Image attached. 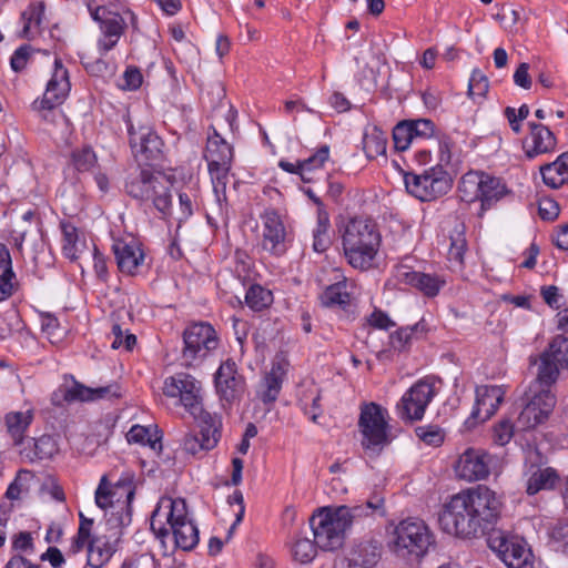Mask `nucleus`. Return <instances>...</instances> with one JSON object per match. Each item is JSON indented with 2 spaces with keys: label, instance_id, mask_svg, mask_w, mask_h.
Returning a JSON list of instances; mask_svg holds the SVG:
<instances>
[{
  "label": "nucleus",
  "instance_id": "49530a36",
  "mask_svg": "<svg viewBox=\"0 0 568 568\" xmlns=\"http://www.w3.org/2000/svg\"><path fill=\"white\" fill-rule=\"evenodd\" d=\"M317 545L308 538H298L292 547V554L296 561L301 564L311 562L317 554Z\"/></svg>",
  "mask_w": 568,
  "mask_h": 568
},
{
  "label": "nucleus",
  "instance_id": "8fccbe9b",
  "mask_svg": "<svg viewBox=\"0 0 568 568\" xmlns=\"http://www.w3.org/2000/svg\"><path fill=\"white\" fill-rule=\"evenodd\" d=\"M466 252V240L462 232H458L455 236H450V245L448 250V260L456 266L460 267L464 263V255Z\"/></svg>",
  "mask_w": 568,
  "mask_h": 568
},
{
  "label": "nucleus",
  "instance_id": "603ef678",
  "mask_svg": "<svg viewBox=\"0 0 568 568\" xmlns=\"http://www.w3.org/2000/svg\"><path fill=\"white\" fill-rule=\"evenodd\" d=\"M515 430H517L516 422L509 418L501 419L495 427L494 439L498 445L504 446L510 442Z\"/></svg>",
  "mask_w": 568,
  "mask_h": 568
},
{
  "label": "nucleus",
  "instance_id": "20e7f679",
  "mask_svg": "<svg viewBox=\"0 0 568 568\" xmlns=\"http://www.w3.org/2000/svg\"><path fill=\"white\" fill-rule=\"evenodd\" d=\"M434 544V535L428 525L415 517L400 520L392 532L389 549L404 560L417 561L423 558Z\"/></svg>",
  "mask_w": 568,
  "mask_h": 568
},
{
  "label": "nucleus",
  "instance_id": "680f3d73",
  "mask_svg": "<svg viewBox=\"0 0 568 568\" xmlns=\"http://www.w3.org/2000/svg\"><path fill=\"white\" fill-rule=\"evenodd\" d=\"M383 63V57L381 54H372V63L366 62L364 70L362 71L364 80L368 81L373 85L376 84L377 75L379 73V65Z\"/></svg>",
  "mask_w": 568,
  "mask_h": 568
},
{
  "label": "nucleus",
  "instance_id": "09e8293b",
  "mask_svg": "<svg viewBox=\"0 0 568 568\" xmlns=\"http://www.w3.org/2000/svg\"><path fill=\"white\" fill-rule=\"evenodd\" d=\"M547 352L560 364V367H568V336L557 335L549 344Z\"/></svg>",
  "mask_w": 568,
  "mask_h": 568
},
{
  "label": "nucleus",
  "instance_id": "2eb2a0df",
  "mask_svg": "<svg viewBox=\"0 0 568 568\" xmlns=\"http://www.w3.org/2000/svg\"><path fill=\"white\" fill-rule=\"evenodd\" d=\"M260 219L262 223L261 247L273 256L284 255L290 243V232L283 216L275 209H266Z\"/></svg>",
  "mask_w": 568,
  "mask_h": 568
},
{
  "label": "nucleus",
  "instance_id": "39448f33",
  "mask_svg": "<svg viewBox=\"0 0 568 568\" xmlns=\"http://www.w3.org/2000/svg\"><path fill=\"white\" fill-rule=\"evenodd\" d=\"M134 494V487L130 480H119L111 485L105 476L101 478L95 490V504L105 510L108 526L116 529L130 525Z\"/></svg>",
  "mask_w": 568,
  "mask_h": 568
},
{
  "label": "nucleus",
  "instance_id": "5701e85b",
  "mask_svg": "<svg viewBox=\"0 0 568 568\" xmlns=\"http://www.w3.org/2000/svg\"><path fill=\"white\" fill-rule=\"evenodd\" d=\"M394 276L398 283L409 285L427 297L437 296L446 284L442 275L416 272L404 264L395 267Z\"/></svg>",
  "mask_w": 568,
  "mask_h": 568
},
{
  "label": "nucleus",
  "instance_id": "3c124183",
  "mask_svg": "<svg viewBox=\"0 0 568 568\" xmlns=\"http://www.w3.org/2000/svg\"><path fill=\"white\" fill-rule=\"evenodd\" d=\"M410 126L407 124V121H403L398 123L393 130V140L395 148L399 151H405L408 149L413 140V133L410 131Z\"/></svg>",
  "mask_w": 568,
  "mask_h": 568
},
{
  "label": "nucleus",
  "instance_id": "423d86ee",
  "mask_svg": "<svg viewBox=\"0 0 568 568\" xmlns=\"http://www.w3.org/2000/svg\"><path fill=\"white\" fill-rule=\"evenodd\" d=\"M211 130L212 132L207 135L204 159L207 163L214 193L220 202L222 199H225L226 184L229 183V174L234 159V149L222 138L215 128L212 126Z\"/></svg>",
  "mask_w": 568,
  "mask_h": 568
},
{
  "label": "nucleus",
  "instance_id": "7ed1b4c3",
  "mask_svg": "<svg viewBox=\"0 0 568 568\" xmlns=\"http://www.w3.org/2000/svg\"><path fill=\"white\" fill-rule=\"evenodd\" d=\"M381 241V233L372 220H349L342 234L344 255L348 264L359 271L369 270L374 265Z\"/></svg>",
  "mask_w": 568,
  "mask_h": 568
},
{
  "label": "nucleus",
  "instance_id": "c756f323",
  "mask_svg": "<svg viewBox=\"0 0 568 568\" xmlns=\"http://www.w3.org/2000/svg\"><path fill=\"white\" fill-rule=\"evenodd\" d=\"M381 558L377 545L362 542L355 546L346 558L339 560V568H373Z\"/></svg>",
  "mask_w": 568,
  "mask_h": 568
},
{
  "label": "nucleus",
  "instance_id": "393cba45",
  "mask_svg": "<svg viewBox=\"0 0 568 568\" xmlns=\"http://www.w3.org/2000/svg\"><path fill=\"white\" fill-rule=\"evenodd\" d=\"M195 419L201 423L200 435H186L183 442L184 449L192 455L210 450L219 442L220 420L216 416L211 415V420L206 418Z\"/></svg>",
  "mask_w": 568,
  "mask_h": 568
},
{
  "label": "nucleus",
  "instance_id": "f257e3e1",
  "mask_svg": "<svg viewBox=\"0 0 568 568\" xmlns=\"http://www.w3.org/2000/svg\"><path fill=\"white\" fill-rule=\"evenodd\" d=\"M500 510V497L489 487L478 485L452 496L438 515V524L450 536L476 538L497 520Z\"/></svg>",
  "mask_w": 568,
  "mask_h": 568
},
{
  "label": "nucleus",
  "instance_id": "338daca9",
  "mask_svg": "<svg viewBox=\"0 0 568 568\" xmlns=\"http://www.w3.org/2000/svg\"><path fill=\"white\" fill-rule=\"evenodd\" d=\"M540 294L546 304L552 308H559L561 306L562 295L559 293V288L555 285L542 286Z\"/></svg>",
  "mask_w": 568,
  "mask_h": 568
},
{
  "label": "nucleus",
  "instance_id": "c85d7f7f",
  "mask_svg": "<svg viewBox=\"0 0 568 568\" xmlns=\"http://www.w3.org/2000/svg\"><path fill=\"white\" fill-rule=\"evenodd\" d=\"M537 364L536 379L530 384L531 392H547L552 394L551 386L558 378L560 364L552 358L547 351H545Z\"/></svg>",
  "mask_w": 568,
  "mask_h": 568
},
{
  "label": "nucleus",
  "instance_id": "052dcab7",
  "mask_svg": "<svg viewBox=\"0 0 568 568\" xmlns=\"http://www.w3.org/2000/svg\"><path fill=\"white\" fill-rule=\"evenodd\" d=\"M32 48L28 44L19 47L12 54L10 64L13 71H22L31 55Z\"/></svg>",
  "mask_w": 568,
  "mask_h": 568
},
{
  "label": "nucleus",
  "instance_id": "774afa93",
  "mask_svg": "<svg viewBox=\"0 0 568 568\" xmlns=\"http://www.w3.org/2000/svg\"><path fill=\"white\" fill-rule=\"evenodd\" d=\"M156 559L153 555L145 552L123 564L122 568H156Z\"/></svg>",
  "mask_w": 568,
  "mask_h": 568
},
{
  "label": "nucleus",
  "instance_id": "6e6552de",
  "mask_svg": "<svg viewBox=\"0 0 568 568\" xmlns=\"http://www.w3.org/2000/svg\"><path fill=\"white\" fill-rule=\"evenodd\" d=\"M162 392L166 397L178 399V404L194 418L211 420V414L203 409L202 383L193 375L180 372L166 377Z\"/></svg>",
  "mask_w": 568,
  "mask_h": 568
},
{
  "label": "nucleus",
  "instance_id": "aec40b11",
  "mask_svg": "<svg viewBox=\"0 0 568 568\" xmlns=\"http://www.w3.org/2000/svg\"><path fill=\"white\" fill-rule=\"evenodd\" d=\"M215 389L223 403L234 404L243 397L246 383L245 378L237 372L233 359L221 363L214 375Z\"/></svg>",
  "mask_w": 568,
  "mask_h": 568
},
{
  "label": "nucleus",
  "instance_id": "e2e57ef3",
  "mask_svg": "<svg viewBox=\"0 0 568 568\" xmlns=\"http://www.w3.org/2000/svg\"><path fill=\"white\" fill-rule=\"evenodd\" d=\"M413 337L409 327H403L390 335V346L396 351H404L410 343Z\"/></svg>",
  "mask_w": 568,
  "mask_h": 568
},
{
  "label": "nucleus",
  "instance_id": "13d9d810",
  "mask_svg": "<svg viewBox=\"0 0 568 568\" xmlns=\"http://www.w3.org/2000/svg\"><path fill=\"white\" fill-rule=\"evenodd\" d=\"M415 433L420 440L430 446H439L444 440L442 430L436 426H419Z\"/></svg>",
  "mask_w": 568,
  "mask_h": 568
},
{
  "label": "nucleus",
  "instance_id": "4be33fe9",
  "mask_svg": "<svg viewBox=\"0 0 568 568\" xmlns=\"http://www.w3.org/2000/svg\"><path fill=\"white\" fill-rule=\"evenodd\" d=\"M505 390L497 385H481L476 387V400L465 427L471 429L478 424L489 419L504 400Z\"/></svg>",
  "mask_w": 568,
  "mask_h": 568
},
{
  "label": "nucleus",
  "instance_id": "0eeeda50",
  "mask_svg": "<svg viewBox=\"0 0 568 568\" xmlns=\"http://www.w3.org/2000/svg\"><path fill=\"white\" fill-rule=\"evenodd\" d=\"M219 346L220 338L211 324L193 323L183 332L181 364L185 367H199Z\"/></svg>",
  "mask_w": 568,
  "mask_h": 568
},
{
  "label": "nucleus",
  "instance_id": "dca6fc26",
  "mask_svg": "<svg viewBox=\"0 0 568 568\" xmlns=\"http://www.w3.org/2000/svg\"><path fill=\"white\" fill-rule=\"evenodd\" d=\"M527 403L516 419L517 432H526L542 424L556 405V396L547 392H527Z\"/></svg>",
  "mask_w": 568,
  "mask_h": 568
},
{
  "label": "nucleus",
  "instance_id": "9d476101",
  "mask_svg": "<svg viewBox=\"0 0 568 568\" xmlns=\"http://www.w3.org/2000/svg\"><path fill=\"white\" fill-rule=\"evenodd\" d=\"M387 410L376 403L363 404L358 418L362 447L371 456H377L388 445Z\"/></svg>",
  "mask_w": 568,
  "mask_h": 568
},
{
  "label": "nucleus",
  "instance_id": "ddd939ff",
  "mask_svg": "<svg viewBox=\"0 0 568 568\" xmlns=\"http://www.w3.org/2000/svg\"><path fill=\"white\" fill-rule=\"evenodd\" d=\"M405 186L416 199L433 201L450 190L452 181L440 168H432L423 174H405Z\"/></svg>",
  "mask_w": 568,
  "mask_h": 568
},
{
  "label": "nucleus",
  "instance_id": "69168bd1",
  "mask_svg": "<svg viewBox=\"0 0 568 568\" xmlns=\"http://www.w3.org/2000/svg\"><path fill=\"white\" fill-rule=\"evenodd\" d=\"M18 285L16 274H0V302L8 300Z\"/></svg>",
  "mask_w": 568,
  "mask_h": 568
},
{
  "label": "nucleus",
  "instance_id": "e433bc0d",
  "mask_svg": "<svg viewBox=\"0 0 568 568\" xmlns=\"http://www.w3.org/2000/svg\"><path fill=\"white\" fill-rule=\"evenodd\" d=\"M559 479L557 471L551 467L537 468L527 481V494L535 495L544 489H551Z\"/></svg>",
  "mask_w": 568,
  "mask_h": 568
},
{
  "label": "nucleus",
  "instance_id": "1a4fd4ad",
  "mask_svg": "<svg viewBox=\"0 0 568 568\" xmlns=\"http://www.w3.org/2000/svg\"><path fill=\"white\" fill-rule=\"evenodd\" d=\"M171 187L172 182L168 176L145 170L126 183L130 196L143 202L151 201L162 214H168L171 209Z\"/></svg>",
  "mask_w": 568,
  "mask_h": 568
},
{
  "label": "nucleus",
  "instance_id": "bf43d9fd",
  "mask_svg": "<svg viewBox=\"0 0 568 568\" xmlns=\"http://www.w3.org/2000/svg\"><path fill=\"white\" fill-rule=\"evenodd\" d=\"M488 87V79L479 70H474L469 79L468 94L470 97H485Z\"/></svg>",
  "mask_w": 568,
  "mask_h": 568
},
{
  "label": "nucleus",
  "instance_id": "0e129e2a",
  "mask_svg": "<svg viewBox=\"0 0 568 568\" xmlns=\"http://www.w3.org/2000/svg\"><path fill=\"white\" fill-rule=\"evenodd\" d=\"M193 214V201L187 193L179 194V212H178V229L181 227V223L187 220Z\"/></svg>",
  "mask_w": 568,
  "mask_h": 568
},
{
  "label": "nucleus",
  "instance_id": "9b49d317",
  "mask_svg": "<svg viewBox=\"0 0 568 568\" xmlns=\"http://www.w3.org/2000/svg\"><path fill=\"white\" fill-rule=\"evenodd\" d=\"M489 548L508 568H534L532 554L525 540L504 530H494L488 537Z\"/></svg>",
  "mask_w": 568,
  "mask_h": 568
},
{
  "label": "nucleus",
  "instance_id": "7c9ffc66",
  "mask_svg": "<svg viewBox=\"0 0 568 568\" xmlns=\"http://www.w3.org/2000/svg\"><path fill=\"white\" fill-rule=\"evenodd\" d=\"M284 374L285 372L281 364H273L271 371L261 379L256 389V396L264 404H272L277 399L282 389Z\"/></svg>",
  "mask_w": 568,
  "mask_h": 568
},
{
  "label": "nucleus",
  "instance_id": "f03ea898",
  "mask_svg": "<svg viewBox=\"0 0 568 568\" xmlns=\"http://www.w3.org/2000/svg\"><path fill=\"white\" fill-rule=\"evenodd\" d=\"M150 525L165 555L175 548L189 551L199 544V529L189 517L186 503L182 498L161 497Z\"/></svg>",
  "mask_w": 568,
  "mask_h": 568
},
{
  "label": "nucleus",
  "instance_id": "bb28decb",
  "mask_svg": "<svg viewBox=\"0 0 568 568\" xmlns=\"http://www.w3.org/2000/svg\"><path fill=\"white\" fill-rule=\"evenodd\" d=\"M335 510L338 518L345 524L347 529L353 525L361 523L363 519L375 514H384V498L377 494L367 499L366 503L355 506H339Z\"/></svg>",
  "mask_w": 568,
  "mask_h": 568
},
{
  "label": "nucleus",
  "instance_id": "4468645a",
  "mask_svg": "<svg viewBox=\"0 0 568 568\" xmlns=\"http://www.w3.org/2000/svg\"><path fill=\"white\" fill-rule=\"evenodd\" d=\"M130 146L138 162L148 164L162 154L163 142L148 123L126 120Z\"/></svg>",
  "mask_w": 568,
  "mask_h": 568
},
{
  "label": "nucleus",
  "instance_id": "de8ad7c7",
  "mask_svg": "<svg viewBox=\"0 0 568 568\" xmlns=\"http://www.w3.org/2000/svg\"><path fill=\"white\" fill-rule=\"evenodd\" d=\"M44 13V6L42 2L31 3L26 11L22 13V19L24 20V26L21 32L22 38L31 37V28L32 26L39 27L42 17Z\"/></svg>",
  "mask_w": 568,
  "mask_h": 568
},
{
  "label": "nucleus",
  "instance_id": "473e14b6",
  "mask_svg": "<svg viewBox=\"0 0 568 568\" xmlns=\"http://www.w3.org/2000/svg\"><path fill=\"white\" fill-rule=\"evenodd\" d=\"M479 201L481 211H486L504 199L509 190L501 179L484 173L483 186L480 187Z\"/></svg>",
  "mask_w": 568,
  "mask_h": 568
},
{
  "label": "nucleus",
  "instance_id": "f3484780",
  "mask_svg": "<svg viewBox=\"0 0 568 568\" xmlns=\"http://www.w3.org/2000/svg\"><path fill=\"white\" fill-rule=\"evenodd\" d=\"M120 396V388L116 384H110L101 387H88L73 377L65 379L59 389L53 394V402L60 404L61 400L73 402H93L104 398Z\"/></svg>",
  "mask_w": 568,
  "mask_h": 568
},
{
  "label": "nucleus",
  "instance_id": "f8f14e48",
  "mask_svg": "<svg viewBox=\"0 0 568 568\" xmlns=\"http://www.w3.org/2000/svg\"><path fill=\"white\" fill-rule=\"evenodd\" d=\"M311 527L317 547L325 551L339 549L348 530L338 518L335 508H323L311 518Z\"/></svg>",
  "mask_w": 568,
  "mask_h": 568
},
{
  "label": "nucleus",
  "instance_id": "72a5a7b5",
  "mask_svg": "<svg viewBox=\"0 0 568 568\" xmlns=\"http://www.w3.org/2000/svg\"><path fill=\"white\" fill-rule=\"evenodd\" d=\"M351 286L352 283H349L346 277L342 276V280H338L334 284L327 286L321 294L322 304L328 307H345L351 301L352 293L348 290Z\"/></svg>",
  "mask_w": 568,
  "mask_h": 568
},
{
  "label": "nucleus",
  "instance_id": "4d7b16f0",
  "mask_svg": "<svg viewBox=\"0 0 568 568\" xmlns=\"http://www.w3.org/2000/svg\"><path fill=\"white\" fill-rule=\"evenodd\" d=\"M57 452V443L51 436H41L34 440V454L39 459L51 458Z\"/></svg>",
  "mask_w": 568,
  "mask_h": 568
},
{
  "label": "nucleus",
  "instance_id": "6e6d98bb",
  "mask_svg": "<svg viewBox=\"0 0 568 568\" xmlns=\"http://www.w3.org/2000/svg\"><path fill=\"white\" fill-rule=\"evenodd\" d=\"M413 133V140L429 139L434 134V123L427 119L407 120Z\"/></svg>",
  "mask_w": 568,
  "mask_h": 568
},
{
  "label": "nucleus",
  "instance_id": "79ce46f5",
  "mask_svg": "<svg viewBox=\"0 0 568 568\" xmlns=\"http://www.w3.org/2000/svg\"><path fill=\"white\" fill-rule=\"evenodd\" d=\"M40 325L42 333L47 336L51 344H60L68 334V327L61 325L59 320L50 313L41 314Z\"/></svg>",
  "mask_w": 568,
  "mask_h": 568
},
{
  "label": "nucleus",
  "instance_id": "a18cd8bd",
  "mask_svg": "<svg viewBox=\"0 0 568 568\" xmlns=\"http://www.w3.org/2000/svg\"><path fill=\"white\" fill-rule=\"evenodd\" d=\"M93 526V520L85 518L80 513V525L77 532V536L73 538L72 544L70 546V550L73 554L80 552L84 547L87 550L89 549V542L92 539L91 530Z\"/></svg>",
  "mask_w": 568,
  "mask_h": 568
},
{
  "label": "nucleus",
  "instance_id": "c9c22d12",
  "mask_svg": "<svg viewBox=\"0 0 568 568\" xmlns=\"http://www.w3.org/2000/svg\"><path fill=\"white\" fill-rule=\"evenodd\" d=\"M61 230L63 235L62 251L64 256L71 261L80 258V255L85 247V242L80 239L78 229L69 222H62Z\"/></svg>",
  "mask_w": 568,
  "mask_h": 568
},
{
  "label": "nucleus",
  "instance_id": "412c9836",
  "mask_svg": "<svg viewBox=\"0 0 568 568\" xmlns=\"http://www.w3.org/2000/svg\"><path fill=\"white\" fill-rule=\"evenodd\" d=\"M493 457L486 450L469 447L458 457L454 470L458 478L466 481L486 479L490 474Z\"/></svg>",
  "mask_w": 568,
  "mask_h": 568
},
{
  "label": "nucleus",
  "instance_id": "37998d69",
  "mask_svg": "<svg viewBox=\"0 0 568 568\" xmlns=\"http://www.w3.org/2000/svg\"><path fill=\"white\" fill-rule=\"evenodd\" d=\"M273 302L272 292L258 284L251 285L245 294V303L253 311H262Z\"/></svg>",
  "mask_w": 568,
  "mask_h": 568
},
{
  "label": "nucleus",
  "instance_id": "ea45409f",
  "mask_svg": "<svg viewBox=\"0 0 568 568\" xmlns=\"http://www.w3.org/2000/svg\"><path fill=\"white\" fill-rule=\"evenodd\" d=\"M483 175L484 172H468L462 176L458 184V191L463 201H479L480 187L483 186Z\"/></svg>",
  "mask_w": 568,
  "mask_h": 568
},
{
  "label": "nucleus",
  "instance_id": "c03bdc74",
  "mask_svg": "<svg viewBox=\"0 0 568 568\" xmlns=\"http://www.w3.org/2000/svg\"><path fill=\"white\" fill-rule=\"evenodd\" d=\"M328 156L329 148L327 145H323L312 156L304 161H300L302 179L307 182L311 181L308 174L312 171L322 168L324 163L328 160Z\"/></svg>",
  "mask_w": 568,
  "mask_h": 568
},
{
  "label": "nucleus",
  "instance_id": "4c0bfd02",
  "mask_svg": "<svg viewBox=\"0 0 568 568\" xmlns=\"http://www.w3.org/2000/svg\"><path fill=\"white\" fill-rule=\"evenodd\" d=\"M31 410L11 412L6 416V425L8 433L12 437L16 445L22 443L23 436L32 422Z\"/></svg>",
  "mask_w": 568,
  "mask_h": 568
},
{
  "label": "nucleus",
  "instance_id": "2f4dec72",
  "mask_svg": "<svg viewBox=\"0 0 568 568\" xmlns=\"http://www.w3.org/2000/svg\"><path fill=\"white\" fill-rule=\"evenodd\" d=\"M544 183L558 189L568 183V152L560 154L554 162L540 166Z\"/></svg>",
  "mask_w": 568,
  "mask_h": 568
},
{
  "label": "nucleus",
  "instance_id": "58836bf2",
  "mask_svg": "<svg viewBox=\"0 0 568 568\" xmlns=\"http://www.w3.org/2000/svg\"><path fill=\"white\" fill-rule=\"evenodd\" d=\"M126 439L129 443L146 445L156 454L162 450L159 432L150 427L133 425L126 434Z\"/></svg>",
  "mask_w": 568,
  "mask_h": 568
},
{
  "label": "nucleus",
  "instance_id": "5fc2aeb1",
  "mask_svg": "<svg viewBox=\"0 0 568 568\" xmlns=\"http://www.w3.org/2000/svg\"><path fill=\"white\" fill-rule=\"evenodd\" d=\"M125 22L123 18L118 13H112L109 18L101 21V31L103 34L112 36L118 39L124 31Z\"/></svg>",
  "mask_w": 568,
  "mask_h": 568
},
{
  "label": "nucleus",
  "instance_id": "a878e982",
  "mask_svg": "<svg viewBox=\"0 0 568 568\" xmlns=\"http://www.w3.org/2000/svg\"><path fill=\"white\" fill-rule=\"evenodd\" d=\"M110 535H95L89 542L87 555L88 564L92 567L102 568L115 552L116 542L120 539L122 528L110 527Z\"/></svg>",
  "mask_w": 568,
  "mask_h": 568
},
{
  "label": "nucleus",
  "instance_id": "f704fd0d",
  "mask_svg": "<svg viewBox=\"0 0 568 568\" xmlns=\"http://www.w3.org/2000/svg\"><path fill=\"white\" fill-rule=\"evenodd\" d=\"M387 138L384 131L375 125L366 126L363 135V150L368 159H376L386 153Z\"/></svg>",
  "mask_w": 568,
  "mask_h": 568
},
{
  "label": "nucleus",
  "instance_id": "a211bd4d",
  "mask_svg": "<svg viewBox=\"0 0 568 568\" xmlns=\"http://www.w3.org/2000/svg\"><path fill=\"white\" fill-rule=\"evenodd\" d=\"M435 396L433 383L422 379L415 383L397 404V413L404 420H419Z\"/></svg>",
  "mask_w": 568,
  "mask_h": 568
},
{
  "label": "nucleus",
  "instance_id": "a19ab883",
  "mask_svg": "<svg viewBox=\"0 0 568 568\" xmlns=\"http://www.w3.org/2000/svg\"><path fill=\"white\" fill-rule=\"evenodd\" d=\"M329 217L325 210L322 207L317 211V223L313 230V248L315 252L322 253L327 250L329 245Z\"/></svg>",
  "mask_w": 568,
  "mask_h": 568
},
{
  "label": "nucleus",
  "instance_id": "6ab92c4d",
  "mask_svg": "<svg viewBox=\"0 0 568 568\" xmlns=\"http://www.w3.org/2000/svg\"><path fill=\"white\" fill-rule=\"evenodd\" d=\"M71 89L68 70L59 59L54 60V70L47 83L42 99L32 103V109L39 113L51 111L62 104Z\"/></svg>",
  "mask_w": 568,
  "mask_h": 568
},
{
  "label": "nucleus",
  "instance_id": "cd10ccee",
  "mask_svg": "<svg viewBox=\"0 0 568 568\" xmlns=\"http://www.w3.org/2000/svg\"><path fill=\"white\" fill-rule=\"evenodd\" d=\"M113 252L118 267L122 273L133 275L144 261V254L135 241L125 242L116 240L113 244Z\"/></svg>",
  "mask_w": 568,
  "mask_h": 568
},
{
  "label": "nucleus",
  "instance_id": "864d4df0",
  "mask_svg": "<svg viewBox=\"0 0 568 568\" xmlns=\"http://www.w3.org/2000/svg\"><path fill=\"white\" fill-rule=\"evenodd\" d=\"M73 164L78 171H89L97 162L95 153L90 148L77 150L72 154Z\"/></svg>",
  "mask_w": 568,
  "mask_h": 568
},
{
  "label": "nucleus",
  "instance_id": "b1692460",
  "mask_svg": "<svg viewBox=\"0 0 568 568\" xmlns=\"http://www.w3.org/2000/svg\"><path fill=\"white\" fill-rule=\"evenodd\" d=\"M528 128L529 134L524 141V151L528 159L555 151L557 139L548 126L541 123L529 122Z\"/></svg>",
  "mask_w": 568,
  "mask_h": 568
}]
</instances>
